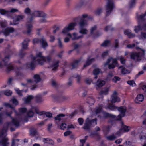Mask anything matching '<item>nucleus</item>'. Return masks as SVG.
I'll use <instances>...</instances> for the list:
<instances>
[{"label":"nucleus","instance_id":"1","mask_svg":"<svg viewBox=\"0 0 146 146\" xmlns=\"http://www.w3.org/2000/svg\"><path fill=\"white\" fill-rule=\"evenodd\" d=\"M91 18L90 15L87 14H83L81 16L76 18L74 22L70 23L62 29V33L65 35L69 36L72 40L81 38L83 37L82 35L78 36L76 33H74L72 35L69 33V31L74 29L77 24V22H78L80 29L79 33L83 34H86L88 31L85 27L88 25V23L87 21L85 20V19H86L89 20Z\"/></svg>","mask_w":146,"mask_h":146},{"label":"nucleus","instance_id":"2","mask_svg":"<svg viewBox=\"0 0 146 146\" xmlns=\"http://www.w3.org/2000/svg\"><path fill=\"white\" fill-rule=\"evenodd\" d=\"M31 57L32 61L25 64L24 66L25 68L33 69L35 68L36 63L42 65L45 62H50L51 59L50 56L46 57L43 56L40 52L36 53V56L33 57L31 56Z\"/></svg>","mask_w":146,"mask_h":146},{"label":"nucleus","instance_id":"3","mask_svg":"<svg viewBox=\"0 0 146 146\" xmlns=\"http://www.w3.org/2000/svg\"><path fill=\"white\" fill-rule=\"evenodd\" d=\"M105 108L107 109H109L112 111H115L117 110L120 113V114L117 117L113 115L105 113L104 114L106 117H109L111 118L115 119L120 120L121 118L123 117L125 115V113L126 110V107L125 106H121L119 107H116L114 105L110 104L108 106L105 107Z\"/></svg>","mask_w":146,"mask_h":146},{"label":"nucleus","instance_id":"4","mask_svg":"<svg viewBox=\"0 0 146 146\" xmlns=\"http://www.w3.org/2000/svg\"><path fill=\"white\" fill-rule=\"evenodd\" d=\"M19 125V120L17 118L12 119V123H8L5 124V126L2 130L1 133H0V137H4L6 135L8 127L12 125L18 126Z\"/></svg>","mask_w":146,"mask_h":146},{"label":"nucleus","instance_id":"5","mask_svg":"<svg viewBox=\"0 0 146 146\" xmlns=\"http://www.w3.org/2000/svg\"><path fill=\"white\" fill-rule=\"evenodd\" d=\"M138 51L136 52H132L130 54L131 59L135 61H139L143 57L144 55V51L143 50L139 48Z\"/></svg>","mask_w":146,"mask_h":146},{"label":"nucleus","instance_id":"6","mask_svg":"<svg viewBox=\"0 0 146 146\" xmlns=\"http://www.w3.org/2000/svg\"><path fill=\"white\" fill-rule=\"evenodd\" d=\"M144 17L142 15H137V18L138 25L135 26L134 29L136 33H138L141 30L146 31V23L144 24L142 27H141V25L140 24L141 22L144 20Z\"/></svg>","mask_w":146,"mask_h":146},{"label":"nucleus","instance_id":"7","mask_svg":"<svg viewBox=\"0 0 146 146\" xmlns=\"http://www.w3.org/2000/svg\"><path fill=\"white\" fill-rule=\"evenodd\" d=\"M33 78L34 79V81H33L31 79H27L26 80L27 83H22L21 85L23 86H27L28 84L32 85L34 84V82L36 83L40 82L41 80L40 75L38 74L35 75L33 76Z\"/></svg>","mask_w":146,"mask_h":146},{"label":"nucleus","instance_id":"8","mask_svg":"<svg viewBox=\"0 0 146 146\" xmlns=\"http://www.w3.org/2000/svg\"><path fill=\"white\" fill-rule=\"evenodd\" d=\"M108 65L109 69H113L115 66H117L118 64L116 58H111L108 59L106 62L104 64V66Z\"/></svg>","mask_w":146,"mask_h":146},{"label":"nucleus","instance_id":"9","mask_svg":"<svg viewBox=\"0 0 146 146\" xmlns=\"http://www.w3.org/2000/svg\"><path fill=\"white\" fill-rule=\"evenodd\" d=\"M107 2L106 5V15H110L114 8V4L113 0H107Z\"/></svg>","mask_w":146,"mask_h":146},{"label":"nucleus","instance_id":"10","mask_svg":"<svg viewBox=\"0 0 146 146\" xmlns=\"http://www.w3.org/2000/svg\"><path fill=\"white\" fill-rule=\"evenodd\" d=\"M33 110H34L36 113L39 115H41L44 113V112L40 111L37 107L32 106L30 110L27 113V115L28 117H32L33 116L34 114L33 112Z\"/></svg>","mask_w":146,"mask_h":146},{"label":"nucleus","instance_id":"11","mask_svg":"<svg viewBox=\"0 0 146 146\" xmlns=\"http://www.w3.org/2000/svg\"><path fill=\"white\" fill-rule=\"evenodd\" d=\"M96 119L90 120V117L87 118L83 128L85 129H88L90 126L96 125Z\"/></svg>","mask_w":146,"mask_h":146},{"label":"nucleus","instance_id":"12","mask_svg":"<svg viewBox=\"0 0 146 146\" xmlns=\"http://www.w3.org/2000/svg\"><path fill=\"white\" fill-rule=\"evenodd\" d=\"M9 56L5 57L2 61V62H0V67H3V66H7V69L8 70H11L13 69V66L8 63L9 60Z\"/></svg>","mask_w":146,"mask_h":146},{"label":"nucleus","instance_id":"13","mask_svg":"<svg viewBox=\"0 0 146 146\" xmlns=\"http://www.w3.org/2000/svg\"><path fill=\"white\" fill-rule=\"evenodd\" d=\"M18 10L16 9L10 8L7 10L3 9H0V13L2 15L8 16L10 13H14L18 12Z\"/></svg>","mask_w":146,"mask_h":146},{"label":"nucleus","instance_id":"14","mask_svg":"<svg viewBox=\"0 0 146 146\" xmlns=\"http://www.w3.org/2000/svg\"><path fill=\"white\" fill-rule=\"evenodd\" d=\"M117 93L114 91L111 96V102L112 103L119 102L120 101V98L117 96Z\"/></svg>","mask_w":146,"mask_h":146},{"label":"nucleus","instance_id":"15","mask_svg":"<svg viewBox=\"0 0 146 146\" xmlns=\"http://www.w3.org/2000/svg\"><path fill=\"white\" fill-rule=\"evenodd\" d=\"M27 110V109L25 108H21L19 109V113L21 115H19L18 116L19 117H21V118L23 119L25 122H27L28 121L27 118V117H23L22 115L24 113L26 112Z\"/></svg>","mask_w":146,"mask_h":146},{"label":"nucleus","instance_id":"16","mask_svg":"<svg viewBox=\"0 0 146 146\" xmlns=\"http://www.w3.org/2000/svg\"><path fill=\"white\" fill-rule=\"evenodd\" d=\"M31 22L32 19H29L26 24L27 31L26 33L27 34H29L31 31V28H32V25L31 23Z\"/></svg>","mask_w":146,"mask_h":146},{"label":"nucleus","instance_id":"17","mask_svg":"<svg viewBox=\"0 0 146 146\" xmlns=\"http://www.w3.org/2000/svg\"><path fill=\"white\" fill-rule=\"evenodd\" d=\"M105 84V82L104 81L100 79H98L97 80L96 84L95 86L96 90H98L100 87L102 86Z\"/></svg>","mask_w":146,"mask_h":146},{"label":"nucleus","instance_id":"18","mask_svg":"<svg viewBox=\"0 0 146 146\" xmlns=\"http://www.w3.org/2000/svg\"><path fill=\"white\" fill-rule=\"evenodd\" d=\"M102 105H100L98 107H96L94 109L92 112V115H96L100 113L101 111Z\"/></svg>","mask_w":146,"mask_h":146},{"label":"nucleus","instance_id":"19","mask_svg":"<svg viewBox=\"0 0 146 146\" xmlns=\"http://www.w3.org/2000/svg\"><path fill=\"white\" fill-rule=\"evenodd\" d=\"M144 99V96L142 94H139L135 98V101L136 103L138 104L143 101Z\"/></svg>","mask_w":146,"mask_h":146},{"label":"nucleus","instance_id":"20","mask_svg":"<svg viewBox=\"0 0 146 146\" xmlns=\"http://www.w3.org/2000/svg\"><path fill=\"white\" fill-rule=\"evenodd\" d=\"M15 31V30L12 27H8L3 31V33L5 36L8 35L9 33H13Z\"/></svg>","mask_w":146,"mask_h":146},{"label":"nucleus","instance_id":"21","mask_svg":"<svg viewBox=\"0 0 146 146\" xmlns=\"http://www.w3.org/2000/svg\"><path fill=\"white\" fill-rule=\"evenodd\" d=\"M9 146V143L8 142V139L6 137L3 138L2 141H0V146Z\"/></svg>","mask_w":146,"mask_h":146},{"label":"nucleus","instance_id":"22","mask_svg":"<svg viewBox=\"0 0 146 146\" xmlns=\"http://www.w3.org/2000/svg\"><path fill=\"white\" fill-rule=\"evenodd\" d=\"M24 16L22 15H19L15 17L13 19V21L14 22L13 24L15 25L18 23L19 21L21 20L24 18Z\"/></svg>","mask_w":146,"mask_h":146},{"label":"nucleus","instance_id":"23","mask_svg":"<svg viewBox=\"0 0 146 146\" xmlns=\"http://www.w3.org/2000/svg\"><path fill=\"white\" fill-rule=\"evenodd\" d=\"M59 61L58 60L53 62L52 65L50 66L52 70L55 71L57 70V68L59 66Z\"/></svg>","mask_w":146,"mask_h":146},{"label":"nucleus","instance_id":"24","mask_svg":"<svg viewBox=\"0 0 146 146\" xmlns=\"http://www.w3.org/2000/svg\"><path fill=\"white\" fill-rule=\"evenodd\" d=\"M124 33L129 38H133L135 36V35L132 33H131V31L129 29H127L125 31Z\"/></svg>","mask_w":146,"mask_h":146},{"label":"nucleus","instance_id":"25","mask_svg":"<svg viewBox=\"0 0 146 146\" xmlns=\"http://www.w3.org/2000/svg\"><path fill=\"white\" fill-rule=\"evenodd\" d=\"M118 69L123 74H125L129 73L130 72L128 70L126 69L124 66H122L118 67Z\"/></svg>","mask_w":146,"mask_h":146},{"label":"nucleus","instance_id":"26","mask_svg":"<svg viewBox=\"0 0 146 146\" xmlns=\"http://www.w3.org/2000/svg\"><path fill=\"white\" fill-rule=\"evenodd\" d=\"M40 42L41 44L42 47L44 48H45L48 46V44L46 40L44 38H42L40 40Z\"/></svg>","mask_w":146,"mask_h":146},{"label":"nucleus","instance_id":"27","mask_svg":"<svg viewBox=\"0 0 146 146\" xmlns=\"http://www.w3.org/2000/svg\"><path fill=\"white\" fill-rule=\"evenodd\" d=\"M33 98V96L32 95L28 96L27 98H23V100L25 103H29Z\"/></svg>","mask_w":146,"mask_h":146},{"label":"nucleus","instance_id":"28","mask_svg":"<svg viewBox=\"0 0 146 146\" xmlns=\"http://www.w3.org/2000/svg\"><path fill=\"white\" fill-rule=\"evenodd\" d=\"M66 115L63 114H60L57 115L56 117H55V119L56 120H63L64 119H65L66 117H65L64 118V117H65Z\"/></svg>","mask_w":146,"mask_h":146},{"label":"nucleus","instance_id":"29","mask_svg":"<svg viewBox=\"0 0 146 146\" xmlns=\"http://www.w3.org/2000/svg\"><path fill=\"white\" fill-rule=\"evenodd\" d=\"M101 72V71L100 69L97 68L95 69L93 71V74L94 75L96 76L94 78L95 79H96L97 78V77L96 76Z\"/></svg>","mask_w":146,"mask_h":146},{"label":"nucleus","instance_id":"30","mask_svg":"<svg viewBox=\"0 0 146 146\" xmlns=\"http://www.w3.org/2000/svg\"><path fill=\"white\" fill-rule=\"evenodd\" d=\"M109 90V88L106 87L101 91L100 94L101 95H106L108 94Z\"/></svg>","mask_w":146,"mask_h":146},{"label":"nucleus","instance_id":"31","mask_svg":"<svg viewBox=\"0 0 146 146\" xmlns=\"http://www.w3.org/2000/svg\"><path fill=\"white\" fill-rule=\"evenodd\" d=\"M136 4V0H130L128 3V7L131 8L134 7Z\"/></svg>","mask_w":146,"mask_h":146},{"label":"nucleus","instance_id":"32","mask_svg":"<svg viewBox=\"0 0 146 146\" xmlns=\"http://www.w3.org/2000/svg\"><path fill=\"white\" fill-rule=\"evenodd\" d=\"M87 102L90 104L92 105L94 104V100L92 97H89L87 99Z\"/></svg>","mask_w":146,"mask_h":146},{"label":"nucleus","instance_id":"33","mask_svg":"<svg viewBox=\"0 0 146 146\" xmlns=\"http://www.w3.org/2000/svg\"><path fill=\"white\" fill-rule=\"evenodd\" d=\"M29 40L28 38L26 39L23 42L22 47L23 48L26 49L27 46V42H29Z\"/></svg>","mask_w":146,"mask_h":146},{"label":"nucleus","instance_id":"34","mask_svg":"<svg viewBox=\"0 0 146 146\" xmlns=\"http://www.w3.org/2000/svg\"><path fill=\"white\" fill-rule=\"evenodd\" d=\"M139 38L140 39H141L143 40L146 39V33L141 32V35L139 37Z\"/></svg>","mask_w":146,"mask_h":146},{"label":"nucleus","instance_id":"35","mask_svg":"<svg viewBox=\"0 0 146 146\" xmlns=\"http://www.w3.org/2000/svg\"><path fill=\"white\" fill-rule=\"evenodd\" d=\"M117 137V136L116 135H115L113 134L106 137V138L108 140L111 141L115 139Z\"/></svg>","mask_w":146,"mask_h":146},{"label":"nucleus","instance_id":"36","mask_svg":"<svg viewBox=\"0 0 146 146\" xmlns=\"http://www.w3.org/2000/svg\"><path fill=\"white\" fill-rule=\"evenodd\" d=\"M122 129L124 130L125 132L128 131L130 129V127L128 126L123 125V122H121Z\"/></svg>","mask_w":146,"mask_h":146},{"label":"nucleus","instance_id":"37","mask_svg":"<svg viewBox=\"0 0 146 146\" xmlns=\"http://www.w3.org/2000/svg\"><path fill=\"white\" fill-rule=\"evenodd\" d=\"M10 102H12L13 105L16 106L18 104V102L17 100L14 97H13L10 100Z\"/></svg>","mask_w":146,"mask_h":146},{"label":"nucleus","instance_id":"38","mask_svg":"<svg viewBox=\"0 0 146 146\" xmlns=\"http://www.w3.org/2000/svg\"><path fill=\"white\" fill-rule=\"evenodd\" d=\"M3 93L5 95L9 96L12 94V92L9 90H7L4 91Z\"/></svg>","mask_w":146,"mask_h":146},{"label":"nucleus","instance_id":"39","mask_svg":"<svg viewBox=\"0 0 146 146\" xmlns=\"http://www.w3.org/2000/svg\"><path fill=\"white\" fill-rule=\"evenodd\" d=\"M121 79L120 77L118 76H115L112 78V81L114 83H117L118 81H119Z\"/></svg>","mask_w":146,"mask_h":146},{"label":"nucleus","instance_id":"40","mask_svg":"<svg viewBox=\"0 0 146 146\" xmlns=\"http://www.w3.org/2000/svg\"><path fill=\"white\" fill-rule=\"evenodd\" d=\"M102 10L101 8H98L95 11L94 13L96 15H99L102 13Z\"/></svg>","mask_w":146,"mask_h":146},{"label":"nucleus","instance_id":"41","mask_svg":"<svg viewBox=\"0 0 146 146\" xmlns=\"http://www.w3.org/2000/svg\"><path fill=\"white\" fill-rule=\"evenodd\" d=\"M113 76V74L111 72L109 73L107 76L106 78V80L107 81H110L111 79V78Z\"/></svg>","mask_w":146,"mask_h":146},{"label":"nucleus","instance_id":"42","mask_svg":"<svg viewBox=\"0 0 146 146\" xmlns=\"http://www.w3.org/2000/svg\"><path fill=\"white\" fill-rule=\"evenodd\" d=\"M93 60V59H91L90 60L88 59L86 61V64H84V65L83 67L84 68H86L87 66L90 65L92 61Z\"/></svg>","mask_w":146,"mask_h":146},{"label":"nucleus","instance_id":"43","mask_svg":"<svg viewBox=\"0 0 146 146\" xmlns=\"http://www.w3.org/2000/svg\"><path fill=\"white\" fill-rule=\"evenodd\" d=\"M16 74L17 76L19 78H21L23 76V74L19 70L18 68H17L16 70Z\"/></svg>","mask_w":146,"mask_h":146},{"label":"nucleus","instance_id":"44","mask_svg":"<svg viewBox=\"0 0 146 146\" xmlns=\"http://www.w3.org/2000/svg\"><path fill=\"white\" fill-rule=\"evenodd\" d=\"M79 62V60H76L74 61L72 64V66L73 68H74L76 67L78 65Z\"/></svg>","mask_w":146,"mask_h":146},{"label":"nucleus","instance_id":"45","mask_svg":"<svg viewBox=\"0 0 146 146\" xmlns=\"http://www.w3.org/2000/svg\"><path fill=\"white\" fill-rule=\"evenodd\" d=\"M42 111L44 112L43 114L41 115L43 117H45L46 116V117H52V114L51 113L49 112L45 113L44 111Z\"/></svg>","mask_w":146,"mask_h":146},{"label":"nucleus","instance_id":"46","mask_svg":"<svg viewBox=\"0 0 146 146\" xmlns=\"http://www.w3.org/2000/svg\"><path fill=\"white\" fill-rule=\"evenodd\" d=\"M36 98L37 101L38 102H42L43 100L42 99V96L40 95H38L36 96Z\"/></svg>","mask_w":146,"mask_h":146},{"label":"nucleus","instance_id":"47","mask_svg":"<svg viewBox=\"0 0 146 146\" xmlns=\"http://www.w3.org/2000/svg\"><path fill=\"white\" fill-rule=\"evenodd\" d=\"M41 12L38 11H35L33 15L35 17H39L40 16Z\"/></svg>","mask_w":146,"mask_h":146},{"label":"nucleus","instance_id":"48","mask_svg":"<svg viewBox=\"0 0 146 146\" xmlns=\"http://www.w3.org/2000/svg\"><path fill=\"white\" fill-rule=\"evenodd\" d=\"M110 44L109 41L106 40L101 45L102 46H108Z\"/></svg>","mask_w":146,"mask_h":146},{"label":"nucleus","instance_id":"49","mask_svg":"<svg viewBox=\"0 0 146 146\" xmlns=\"http://www.w3.org/2000/svg\"><path fill=\"white\" fill-rule=\"evenodd\" d=\"M140 139L141 141L143 140H146L144 144L142 145V146H146V136L145 135H141L140 137Z\"/></svg>","mask_w":146,"mask_h":146},{"label":"nucleus","instance_id":"50","mask_svg":"<svg viewBox=\"0 0 146 146\" xmlns=\"http://www.w3.org/2000/svg\"><path fill=\"white\" fill-rule=\"evenodd\" d=\"M7 25V22L5 20L0 21V25L2 27H5Z\"/></svg>","mask_w":146,"mask_h":146},{"label":"nucleus","instance_id":"51","mask_svg":"<svg viewBox=\"0 0 146 146\" xmlns=\"http://www.w3.org/2000/svg\"><path fill=\"white\" fill-rule=\"evenodd\" d=\"M4 105L6 108H9L12 110H14V108L12 105L9 104L8 103H4L3 104Z\"/></svg>","mask_w":146,"mask_h":146},{"label":"nucleus","instance_id":"52","mask_svg":"<svg viewBox=\"0 0 146 146\" xmlns=\"http://www.w3.org/2000/svg\"><path fill=\"white\" fill-rule=\"evenodd\" d=\"M128 84L132 86H136V84L133 80H129L127 82Z\"/></svg>","mask_w":146,"mask_h":146},{"label":"nucleus","instance_id":"53","mask_svg":"<svg viewBox=\"0 0 146 146\" xmlns=\"http://www.w3.org/2000/svg\"><path fill=\"white\" fill-rule=\"evenodd\" d=\"M31 134L33 135H35L37 133V131L35 129H31L30 130Z\"/></svg>","mask_w":146,"mask_h":146},{"label":"nucleus","instance_id":"54","mask_svg":"<svg viewBox=\"0 0 146 146\" xmlns=\"http://www.w3.org/2000/svg\"><path fill=\"white\" fill-rule=\"evenodd\" d=\"M85 82L86 83L88 84H90L92 82H93V81L91 78H87L86 79Z\"/></svg>","mask_w":146,"mask_h":146},{"label":"nucleus","instance_id":"55","mask_svg":"<svg viewBox=\"0 0 146 146\" xmlns=\"http://www.w3.org/2000/svg\"><path fill=\"white\" fill-rule=\"evenodd\" d=\"M118 58L119 59L120 62L122 64H125V60L123 57L122 56H120L118 57Z\"/></svg>","mask_w":146,"mask_h":146},{"label":"nucleus","instance_id":"56","mask_svg":"<svg viewBox=\"0 0 146 146\" xmlns=\"http://www.w3.org/2000/svg\"><path fill=\"white\" fill-rule=\"evenodd\" d=\"M112 29L113 28L111 25H107L104 28V30L106 31H107L110 30H112Z\"/></svg>","mask_w":146,"mask_h":146},{"label":"nucleus","instance_id":"57","mask_svg":"<svg viewBox=\"0 0 146 146\" xmlns=\"http://www.w3.org/2000/svg\"><path fill=\"white\" fill-rule=\"evenodd\" d=\"M58 46L60 48H62L63 46V45L60 39L58 38L57 39Z\"/></svg>","mask_w":146,"mask_h":146},{"label":"nucleus","instance_id":"58","mask_svg":"<svg viewBox=\"0 0 146 146\" xmlns=\"http://www.w3.org/2000/svg\"><path fill=\"white\" fill-rule=\"evenodd\" d=\"M15 90L16 92V93L19 96L22 95V92L23 91V90L21 91L19 90L18 88H15Z\"/></svg>","mask_w":146,"mask_h":146},{"label":"nucleus","instance_id":"59","mask_svg":"<svg viewBox=\"0 0 146 146\" xmlns=\"http://www.w3.org/2000/svg\"><path fill=\"white\" fill-rule=\"evenodd\" d=\"M31 12L30 9L29 8H25L24 10V12L25 13L27 14H29Z\"/></svg>","mask_w":146,"mask_h":146},{"label":"nucleus","instance_id":"60","mask_svg":"<svg viewBox=\"0 0 146 146\" xmlns=\"http://www.w3.org/2000/svg\"><path fill=\"white\" fill-rule=\"evenodd\" d=\"M66 127V124L64 123H62L60 125V128L61 129L64 130Z\"/></svg>","mask_w":146,"mask_h":146},{"label":"nucleus","instance_id":"61","mask_svg":"<svg viewBox=\"0 0 146 146\" xmlns=\"http://www.w3.org/2000/svg\"><path fill=\"white\" fill-rule=\"evenodd\" d=\"M95 131L96 132H94L93 133V134L94 135H98V133L97 132L100 130V129L98 127H96L95 128Z\"/></svg>","mask_w":146,"mask_h":146},{"label":"nucleus","instance_id":"62","mask_svg":"<svg viewBox=\"0 0 146 146\" xmlns=\"http://www.w3.org/2000/svg\"><path fill=\"white\" fill-rule=\"evenodd\" d=\"M96 29V26H94L91 28V33L92 34H93L94 33L95 30Z\"/></svg>","mask_w":146,"mask_h":146},{"label":"nucleus","instance_id":"63","mask_svg":"<svg viewBox=\"0 0 146 146\" xmlns=\"http://www.w3.org/2000/svg\"><path fill=\"white\" fill-rule=\"evenodd\" d=\"M5 117V115L2 113L0 114V123H1L2 122L3 118Z\"/></svg>","mask_w":146,"mask_h":146},{"label":"nucleus","instance_id":"64","mask_svg":"<svg viewBox=\"0 0 146 146\" xmlns=\"http://www.w3.org/2000/svg\"><path fill=\"white\" fill-rule=\"evenodd\" d=\"M71 133L72 132L71 131H68L65 132L64 133V136H66L70 135Z\"/></svg>","mask_w":146,"mask_h":146}]
</instances>
